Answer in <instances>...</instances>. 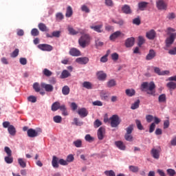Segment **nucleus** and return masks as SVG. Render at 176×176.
<instances>
[{"mask_svg":"<svg viewBox=\"0 0 176 176\" xmlns=\"http://www.w3.org/2000/svg\"><path fill=\"white\" fill-rule=\"evenodd\" d=\"M156 6L158 10H167V3L163 0L157 1Z\"/></svg>","mask_w":176,"mask_h":176,"instance_id":"obj_6","label":"nucleus"},{"mask_svg":"<svg viewBox=\"0 0 176 176\" xmlns=\"http://www.w3.org/2000/svg\"><path fill=\"white\" fill-rule=\"evenodd\" d=\"M100 98L103 101L108 100V98H109V93L102 91L100 93Z\"/></svg>","mask_w":176,"mask_h":176,"instance_id":"obj_23","label":"nucleus"},{"mask_svg":"<svg viewBox=\"0 0 176 176\" xmlns=\"http://www.w3.org/2000/svg\"><path fill=\"white\" fill-rule=\"evenodd\" d=\"M52 111H53V112H56V111H58V109H61V104L60 103V102H55L52 104V107H51Z\"/></svg>","mask_w":176,"mask_h":176,"instance_id":"obj_19","label":"nucleus"},{"mask_svg":"<svg viewBox=\"0 0 176 176\" xmlns=\"http://www.w3.org/2000/svg\"><path fill=\"white\" fill-rule=\"evenodd\" d=\"M154 118L155 117H153V116H152V115L146 116V120L147 123H151L153 120Z\"/></svg>","mask_w":176,"mask_h":176,"instance_id":"obj_60","label":"nucleus"},{"mask_svg":"<svg viewBox=\"0 0 176 176\" xmlns=\"http://www.w3.org/2000/svg\"><path fill=\"white\" fill-rule=\"evenodd\" d=\"M62 112V115L64 116H68V111H67V107L65 104H61L60 110Z\"/></svg>","mask_w":176,"mask_h":176,"instance_id":"obj_36","label":"nucleus"},{"mask_svg":"<svg viewBox=\"0 0 176 176\" xmlns=\"http://www.w3.org/2000/svg\"><path fill=\"white\" fill-rule=\"evenodd\" d=\"M166 100L167 98H166V94H164L160 95V96L158 97L159 102H166Z\"/></svg>","mask_w":176,"mask_h":176,"instance_id":"obj_40","label":"nucleus"},{"mask_svg":"<svg viewBox=\"0 0 176 176\" xmlns=\"http://www.w3.org/2000/svg\"><path fill=\"white\" fill-rule=\"evenodd\" d=\"M143 43H145V38H144L143 36H140L138 37V46H140V47H141L142 46Z\"/></svg>","mask_w":176,"mask_h":176,"instance_id":"obj_49","label":"nucleus"},{"mask_svg":"<svg viewBox=\"0 0 176 176\" xmlns=\"http://www.w3.org/2000/svg\"><path fill=\"white\" fill-rule=\"evenodd\" d=\"M154 72L160 76L168 75V74H170V71L164 70L161 72L160 68L156 67H154Z\"/></svg>","mask_w":176,"mask_h":176,"instance_id":"obj_11","label":"nucleus"},{"mask_svg":"<svg viewBox=\"0 0 176 176\" xmlns=\"http://www.w3.org/2000/svg\"><path fill=\"white\" fill-rule=\"evenodd\" d=\"M148 3L146 1H142L138 3L139 10L144 11L148 7Z\"/></svg>","mask_w":176,"mask_h":176,"instance_id":"obj_22","label":"nucleus"},{"mask_svg":"<svg viewBox=\"0 0 176 176\" xmlns=\"http://www.w3.org/2000/svg\"><path fill=\"white\" fill-rule=\"evenodd\" d=\"M38 29L40 30V31H42L43 32L47 31V27L43 23H40L38 24Z\"/></svg>","mask_w":176,"mask_h":176,"instance_id":"obj_37","label":"nucleus"},{"mask_svg":"<svg viewBox=\"0 0 176 176\" xmlns=\"http://www.w3.org/2000/svg\"><path fill=\"white\" fill-rule=\"evenodd\" d=\"M105 134V128L100 126L98 130V140H104V135Z\"/></svg>","mask_w":176,"mask_h":176,"instance_id":"obj_14","label":"nucleus"},{"mask_svg":"<svg viewBox=\"0 0 176 176\" xmlns=\"http://www.w3.org/2000/svg\"><path fill=\"white\" fill-rule=\"evenodd\" d=\"M135 124L138 130H144V126H142V124L140 120H135Z\"/></svg>","mask_w":176,"mask_h":176,"instance_id":"obj_48","label":"nucleus"},{"mask_svg":"<svg viewBox=\"0 0 176 176\" xmlns=\"http://www.w3.org/2000/svg\"><path fill=\"white\" fill-rule=\"evenodd\" d=\"M61 35V31H54L52 32V38H60Z\"/></svg>","mask_w":176,"mask_h":176,"instance_id":"obj_58","label":"nucleus"},{"mask_svg":"<svg viewBox=\"0 0 176 176\" xmlns=\"http://www.w3.org/2000/svg\"><path fill=\"white\" fill-rule=\"evenodd\" d=\"M52 164L54 168H58V158L55 155L53 156Z\"/></svg>","mask_w":176,"mask_h":176,"instance_id":"obj_25","label":"nucleus"},{"mask_svg":"<svg viewBox=\"0 0 176 176\" xmlns=\"http://www.w3.org/2000/svg\"><path fill=\"white\" fill-rule=\"evenodd\" d=\"M53 120L55 123H61L63 118L60 116H56L53 118Z\"/></svg>","mask_w":176,"mask_h":176,"instance_id":"obj_45","label":"nucleus"},{"mask_svg":"<svg viewBox=\"0 0 176 176\" xmlns=\"http://www.w3.org/2000/svg\"><path fill=\"white\" fill-rule=\"evenodd\" d=\"M155 89H156V85L153 82H144L141 85L140 87L142 91H146L147 94H149L150 96H153V97H155V96L156 95V91H155Z\"/></svg>","mask_w":176,"mask_h":176,"instance_id":"obj_1","label":"nucleus"},{"mask_svg":"<svg viewBox=\"0 0 176 176\" xmlns=\"http://www.w3.org/2000/svg\"><path fill=\"white\" fill-rule=\"evenodd\" d=\"M74 160L75 157H74V155L70 154L67 157L66 161L67 162V163H72Z\"/></svg>","mask_w":176,"mask_h":176,"instance_id":"obj_54","label":"nucleus"},{"mask_svg":"<svg viewBox=\"0 0 176 176\" xmlns=\"http://www.w3.org/2000/svg\"><path fill=\"white\" fill-rule=\"evenodd\" d=\"M120 36H121V38H123V36H124V34L122 33V32H120V31L115 32L110 36V37H109L110 41H115V39H116Z\"/></svg>","mask_w":176,"mask_h":176,"instance_id":"obj_10","label":"nucleus"},{"mask_svg":"<svg viewBox=\"0 0 176 176\" xmlns=\"http://www.w3.org/2000/svg\"><path fill=\"white\" fill-rule=\"evenodd\" d=\"M115 145L118 148V149H120V151H126V145H124V143L122 141H116L115 142Z\"/></svg>","mask_w":176,"mask_h":176,"instance_id":"obj_21","label":"nucleus"},{"mask_svg":"<svg viewBox=\"0 0 176 176\" xmlns=\"http://www.w3.org/2000/svg\"><path fill=\"white\" fill-rule=\"evenodd\" d=\"M91 30H94V31H96V32H102V25H98L95 26H90Z\"/></svg>","mask_w":176,"mask_h":176,"instance_id":"obj_26","label":"nucleus"},{"mask_svg":"<svg viewBox=\"0 0 176 176\" xmlns=\"http://www.w3.org/2000/svg\"><path fill=\"white\" fill-rule=\"evenodd\" d=\"M69 76H71V73L69 72L67 70H63L61 73L60 78L61 79H65L68 78Z\"/></svg>","mask_w":176,"mask_h":176,"instance_id":"obj_31","label":"nucleus"},{"mask_svg":"<svg viewBox=\"0 0 176 176\" xmlns=\"http://www.w3.org/2000/svg\"><path fill=\"white\" fill-rule=\"evenodd\" d=\"M41 87H42V89H44V90L45 91H47V93H52V91H53L54 90V87H53V85H52L50 84H46L45 82H41Z\"/></svg>","mask_w":176,"mask_h":176,"instance_id":"obj_7","label":"nucleus"},{"mask_svg":"<svg viewBox=\"0 0 176 176\" xmlns=\"http://www.w3.org/2000/svg\"><path fill=\"white\" fill-rule=\"evenodd\" d=\"M28 135L30 138H35V137H38V132L35 131V129H30L28 130Z\"/></svg>","mask_w":176,"mask_h":176,"instance_id":"obj_18","label":"nucleus"},{"mask_svg":"<svg viewBox=\"0 0 176 176\" xmlns=\"http://www.w3.org/2000/svg\"><path fill=\"white\" fill-rule=\"evenodd\" d=\"M33 89L36 93H39L41 91V85L38 82H34L33 84Z\"/></svg>","mask_w":176,"mask_h":176,"instance_id":"obj_41","label":"nucleus"},{"mask_svg":"<svg viewBox=\"0 0 176 176\" xmlns=\"http://www.w3.org/2000/svg\"><path fill=\"white\" fill-rule=\"evenodd\" d=\"M133 125L131 124L126 129V134H131L133 133V131L134 130Z\"/></svg>","mask_w":176,"mask_h":176,"instance_id":"obj_51","label":"nucleus"},{"mask_svg":"<svg viewBox=\"0 0 176 176\" xmlns=\"http://www.w3.org/2000/svg\"><path fill=\"white\" fill-rule=\"evenodd\" d=\"M156 57V52L153 50H150L148 54L146 56V60L149 61L151 60H153Z\"/></svg>","mask_w":176,"mask_h":176,"instance_id":"obj_13","label":"nucleus"},{"mask_svg":"<svg viewBox=\"0 0 176 176\" xmlns=\"http://www.w3.org/2000/svg\"><path fill=\"white\" fill-rule=\"evenodd\" d=\"M102 125V122L97 119L94 122V126L95 127V129H98V127H100V126Z\"/></svg>","mask_w":176,"mask_h":176,"instance_id":"obj_52","label":"nucleus"},{"mask_svg":"<svg viewBox=\"0 0 176 176\" xmlns=\"http://www.w3.org/2000/svg\"><path fill=\"white\" fill-rule=\"evenodd\" d=\"M122 10L123 13H125V14H131V8L129 6V5H124L122 8Z\"/></svg>","mask_w":176,"mask_h":176,"instance_id":"obj_24","label":"nucleus"},{"mask_svg":"<svg viewBox=\"0 0 176 176\" xmlns=\"http://www.w3.org/2000/svg\"><path fill=\"white\" fill-rule=\"evenodd\" d=\"M140 100L135 101L133 104H131V109H138V108H140Z\"/></svg>","mask_w":176,"mask_h":176,"instance_id":"obj_39","label":"nucleus"},{"mask_svg":"<svg viewBox=\"0 0 176 176\" xmlns=\"http://www.w3.org/2000/svg\"><path fill=\"white\" fill-rule=\"evenodd\" d=\"M133 24H135V25H140L141 24V19L140 18H135L133 20Z\"/></svg>","mask_w":176,"mask_h":176,"instance_id":"obj_62","label":"nucleus"},{"mask_svg":"<svg viewBox=\"0 0 176 176\" xmlns=\"http://www.w3.org/2000/svg\"><path fill=\"white\" fill-rule=\"evenodd\" d=\"M125 94L128 97H133V96H135V90L133 89H127L125 91Z\"/></svg>","mask_w":176,"mask_h":176,"instance_id":"obj_27","label":"nucleus"},{"mask_svg":"<svg viewBox=\"0 0 176 176\" xmlns=\"http://www.w3.org/2000/svg\"><path fill=\"white\" fill-rule=\"evenodd\" d=\"M129 171H131V173H138L140 171V168L138 166L131 165L129 166Z\"/></svg>","mask_w":176,"mask_h":176,"instance_id":"obj_38","label":"nucleus"},{"mask_svg":"<svg viewBox=\"0 0 176 176\" xmlns=\"http://www.w3.org/2000/svg\"><path fill=\"white\" fill-rule=\"evenodd\" d=\"M89 59L88 57H80L77 58L76 59V63H78V64H81V65H86L87 63H89Z\"/></svg>","mask_w":176,"mask_h":176,"instance_id":"obj_9","label":"nucleus"},{"mask_svg":"<svg viewBox=\"0 0 176 176\" xmlns=\"http://www.w3.org/2000/svg\"><path fill=\"white\" fill-rule=\"evenodd\" d=\"M19 49H15L13 52L11 54V57L12 58H15V57H17L19 56Z\"/></svg>","mask_w":176,"mask_h":176,"instance_id":"obj_59","label":"nucleus"},{"mask_svg":"<svg viewBox=\"0 0 176 176\" xmlns=\"http://www.w3.org/2000/svg\"><path fill=\"white\" fill-rule=\"evenodd\" d=\"M72 124H75L76 126H83V122L79 121V119L77 118H74Z\"/></svg>","mask_w":176,"mask_h":176,"instance_id":"obj_43","label":"nucleus"},{"mask_svg":"<svg viewBox=\"0 0 176 176\" xmlns=\"http://www.w3.org/2000/svg\"><path fill=\"white\" fill-rule=\"evenodd\" d=\"M151 153L154 159L158 160L160 157V151L156 148H152Z\"/></svg>","mask_w":176,"mask_h":176,"instance_id":"obj_20","label":"nucleus"},{"mask_svg":"<svg viewBox=\"0 0 176 176\" xmlns=\"http://www.w3.org/2000/svg\"><path fill=\"white\" fill-rule=\"evenodd\" d=\"M31 34L32 36H38V35H39V30L36 28H34L31 31Z\"/></svg>","mask_w":176,"mask_h":176,"instance_id":"obj_55","label":"nucleus"},{"mask_svg":"<svg viewBox=\"0 0 176 176\" xmlns=\"http://www.w3.org/2000/svg\"><path fill=\"white\" fill-rule=\"evenodd\" d=\"M28 100L30 101V102H35L36 101V97L30 96L28 98Z\"/></svg>","mask_w":176,"mask_h":176,"instance_id":"obj_64","label":"nucleus"},{"mask_svg":"<svg viewBox=\"0 0 176 176\" xmlns=\"http://www.w3.org/2000/svg\"><path fill=\"white\" fill-rule=\"evenodd\" d=\"M6 153H7L8 156H12V150L8 146H6L4 148Z\"/></svg>","mask_w":176,"mask_h":176,"instance_id":"obj_61","label":"nucleus"},{"mask_svg":"<svg viewBox=\"0 0 176 176\" xmlns=\"http://www.w3.org/2000/svg\"><path fill=\"white\" fill-rule=\"evenodd\" d=\"M134 42H135L134 37L128 38L125 41L126 47H133L134 46Z\"/></svg>","mask_w":176,"mask_h":176,"instance_id":"obj_12","label":"nucleus"},{"mask_svg":"<svg viewBox=\"0 0 176 176\" xmlns=\"http://www.w3.org/2000/svg\"><path fill=\"white\" fill-rule=\"evenodd\" d=\"M168 34L170 36L166 39V47H170L172 43H174V41H175L176 33H171L175 31V30L171 28H168Z\"/></svg>","mask_w":176,"mask_h":176,"instance_id":"obj_3","label":"nucleus"},{"mask_svg":"<svg viewBox=\"0 0 176 176\" xmlns=\"http://www.w3.org/2000/svg\"><path fill=\"white\" fill-rule=\"evenodd\" d=\"M76 148H80L82 146V140H78L73 142Z\"/></svg>","mask_w":176,"mask_h":176,"instance_id":"obj_57","label":"nucleus"},{"mask_svg":"<svg viewBox=\"0 0 176 176\" xmlns=\"http://www.w3.org/2000/svg\"><path fill=\"white\" fill-rule=\"evenodd\" d=\"M4 160L6 163H7V164H12V163H13V158L12 157V156L8 155L5 157Z\"/></svg>","mask_w":176,"mask_h":176,"instance_id":"obj_42","label":"nucleus"},{"mask_svg":"<svg viewBox=\"0 0 176 176\" xmlns=\"http://www.w3.org/2000/svg\"><path fill=\"white\" fill-rule=\"evenodd\" d=\"M82 86L85 88L87 89L88 90H90L91 89H93V85H91V82H89V81H85L82 83Z\"/></svg>","mask_w":176,"mask_h":176,"instance_id":"obj_32","label":"nucleus"},{"mask_svg":"<svg viewBox=\"0 0 176 176\" xmlns=\"http://www.w3.org/2000/svg\"><path fill=\"white\" fill-rule=\"evenodd\" d=\"M146 36L148 39L153 41V39H155V38H156V32L153 30H151L146 32Z\"/></svg>","mask_w":176,"mask_h":176,"instance_id":"obj_15","label":"nucleus"},{"mask_svg":"<svg viewBox=\"0 0 176 176\" xmlns=\"http://www.w3.org/2000/svg\"><path fill=\"white\" fill-rule=\"evenodd\" d=\"M166 173L169 176H174L176 174L175 170L171 168L167 169Z\"/></svg>","mask_w":176,"mask_h":176,"instance_id":"obj_53","label":"nucleus"},{"mask_svg":"<svg viewBox=\"0 0 176 176\" xmlns=\"http://www.w3.org/2000/svg\"><path fill=\"white\" fill-rule=\"evenodd\" d=\"M116 86V81L113 79L110 80L107 82V87H113Z\"/></svg>","mask_w":176,"mask_h":176,"instance_id":"obj_44","label":"nucleus"},{"mask_svg":"<svg viewBox=\"0 0 176 176\" xmlns=\"http://www.w3.org/2000/svg\"><path fill=\"white\" fill-rule=\"evenodd\" d=\"M124 139L126 140V141H129V142H132V141L133 140V135L128 133H125Z\"/></svg>","mask_w":176,"mask_h":176,"instance_id":"obj_46","label":"nucleus"},{"mask_svg":"<svg viewBox=\"0 0 176 176\" xmlns=\"http://www.w3.org/2000/svg\"><path fill=\"white\" fill-rule=\"evenodd\" d=\"M18 163L22 168H25L27 167V162H25V161L22 158L18 159Z\"/></svg>","mask_w":176,"mask_h":176,"instance_id":"obj_33","label":"nucleus"},{"mask_svg":"<svg viewBox=\"0 0 176 176\" xmlns=\"http://www.w3.org/2000/svg\"><path fill=\"white\" fill-rule=\"evenodd\" d=\"M70 56H73V57H78L80 56V51L76 48H72L69 50Z\"/></svg>","mask_w":176,"mask_h":176,"instance_id":"obj_17","label":"nucleus"},{"mask_svg":"<svg viewBox=\"0 0 176 176\" xmlns=\"http://www.w3.org/2000/svg\"><path fill=\"white\" fill-rule=\"evenodd\" d=\"M168 54H170L171 56H175V54H176V47L169 50Z\"/></svg>","mask_w":176,"mask_h":176,"instance_id":"obj_63","label":"nucleus"},{"mask_svg":"<svg viewBox=\"0 0 176 176\" xmlns=\"http://www.w3.org/2000/svg\"><path fill=\"white\" fill-rule=\"evenodd\" d=\"M166 87H168V89H170V90H175L176 83L170 81L166 84Z\"/></svg>","mask_w":176,"mask_h":176,"instance_id":"obj_35","label":"nucleus"},{"mask_svg":"<svg viewBox=\"0 0 176 176\" xmlns=\"http://www.w3.org/2000/svg\"><path fill=\"white\" fill-rule=\"evenodd\" d=\"M8 131L10 135H16V128H14V126H9V127L8 128Z\"/></svg>","mask_w":176,"mask_h":176,"instance_id":"obj_29","label":"nucleus"},{"mask_svg":"<svg viewBox=\"0 0 176 176\" xmlns=\"http://www.w3.org/2000/svg\"><path fill=\"white\" fill-rule=\"evenodd\" d=\"M110 124L111 127H118L120 124V122H122V120H120V118H119V116L118 115H113L110 118Z\"/></svg>","mask_w":176,"mask_h":176,"instance_id":"obj_4","label":"nucleus"},{"mask_svg":"<svg viewBox=\"0 0 176 176\" xmlns=\"http://www.w3.org/2000/svg\"><path fill=\"white\" fill-rule=\"evenodd\" d=\"M38 47L43 52H52L53 50V47L49 44H39Z\"/></svg>","mask_w":176,"mask_h":176,"instance_id":"obj_8","label":"nucleus"},{"mask_svg":"<svg viewBox=\"0 0 176 176\" xmlns=\"http://www.w3.org/2000/svg\"><path fill=\"white\" fill-rule=\"evenodd\" d=\"M78 113L80 118H86L89 115V111L86 108H81L78 110Z\"/></svg>","mask_w":176,"mask_h":176,"instance_id":"obj_16","label":"nucleus"},{"mask_svg":"<svg viewBox=\"0 0 176 176\" xmlns=\"http://www.w3.org/2000/svg\"><path fill=\"white\" fill-rule=\"evenodd\" d=\"M98 79H99V80H105V79H107V74L99 72L98 73Z\"/></svg>","mask_w":176,"mask_h":176,"instance_id":"obj_30","label":"nucleus"},{"mask_svg":"<svg viewBox=\"0 0 176 176\" xmlns=\"http://www.w3.org/2000/svg\"><path fill=\"white\" fill-rule=\"evenodd\" d=\"M81 35L82 36L78 39V45L80 46V47L85 49V47H87V46H89V45H90L91 37L89 34L84 33L81 34Z\"/></svg>","mask_w":176,"mask_h":176,"instance_id":"obj_2","label":"nucleus"},{"mask_svg":"<svg viewBox=\"0 0 176 176\" xmlns=\"http://www.w3.org/2000/svg\"><path fill=\"white\" fill-rule=\"evenodd\" d=\"M67 30L70 35H78V34H85L86 32V30L78 29V31H76L72 26H68Z\"/></svg>","mask_w":176,"mask_h":176,"instance_id":"obj_5","label":"nucleus"},{"mask_svg":"<svg viewBox=\"0 0 176 176\" xmlns=\"http://www.w3.org/2000/svg\"><path fill=\"white\" fill-rule=\"evenodd\" d=\"M72 14H74V11L72 10V7L70 6H67L66 10V17H72Z\"/></svg>","mask_w":176,"mask_h":176,"instance_id":"obj_28","label":"nucleus"},{"mask_svg":"<svg viewBox=\"0 0 176 176\" xmlns=\"http://www.w3.org/2000/svg\"><path fill=\"white\" fill-rule=\"evenodd\" d=\"M69 87H68L67 85L64 86L62 89V93L63 96H68V94H69Z\"/></svg>","mask_w":176,"mask_h":176,"instance_id":"obj_34","label":"nucleus"},{"mask_svg":"<svg viewBox=\"0 0 176 176\" xmlns=\"http://www.w3.org/2000/svg\"><path fill=\"white\" fill-rule=\"evenodd\" d=\"M43 75H45V76H47V77L52 76V75H53V73L47 69H44L43 71Z\"/></svg>","mask_w":176,"mask_h":176,"instance_id":"obj_47","label":"nucleus"},{"mask_svg":"<svg viewBox=\"0 0 176 176\" xmlns=\"http://www.w3.org/2000/svg\"><path fill=\"white\" fill-rule=\"evenodd\" d=\"M166 17L168 20H174L176 17V14L174 12H170L168 14Z\"/></svg>","mask_w":176,"mask_h":176,"instance_id":"obj_56","label":"nucleus"},{"mask_svg":"<svg viewBox=\"0 0 176 176\" xmlns=\"http://www.w3.org/2000/svg\"><path fill=\"white\" fill-rule=\"evenodd\" d=\"M104 175L107 176H116V173H115V171L110 170H105Z\"/></svg>","mask_w":176,"mask_h":176,"instance_id":"obj_50","label":"nucleus"}]
</instances>
